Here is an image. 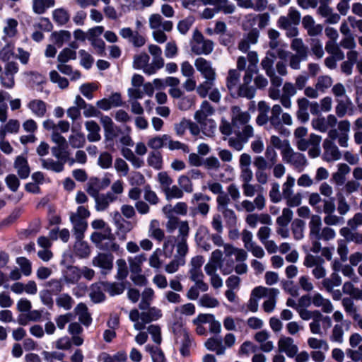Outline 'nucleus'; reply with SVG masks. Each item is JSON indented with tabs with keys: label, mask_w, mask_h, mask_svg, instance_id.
Wrapping results in <instances>:
<instances>
[{
	"label": "nucleus",
	"mask_w": 362,
	"mask_h": 362,
	"mask_svg": "<svg viewBox=\"0 0 362 362\" xmlns=\"http://www.w3.org/2000/svg\"><path fill=\"white\" fill-rule=\"evenodd\" d=\"M241 76L240 72L235 69L228 71L226 79V85L230 93H233L237 88Z\"/></svg>",
	"instance_id": "obj_33"
},
{
	"label": "nucleus",
	"mask_w": 362,
	"mask_h": 362,
	"mask_svg": "<svg viewBox=\"0 0 362 362\" xmlns=\"http://www.w3.org/2000/svg\"><path fill=\"white\" fill-rule=\"evenodd\" d=\"M105 283L99 282L93 284L90 287V297L95 303H100L105 299Z\"/></svg>",
	"instance_id": "obj_35"
},
{
	"label": "nucleus",
	"mask_w": 362,
	"mask_h": 362,
	"mask_svg": "<svg viewBox=\"0 0 362 362\" xmlns=\"http://www.w3.org/2000/svg\"><path fill=\"white\" fill-rule=\"evenodd\" d=\"M214 112V108L206 100L202 103L200 109L194 113V119L202 126V128L209 124L211 128H215L216 124L212 119H208V117L212 115Z\"/></svg>",
	"instance_id": "obj_10"
},
{
	"label": "nucleus",
	"mask_w": 362,
	"mask_h": 362,
	"mask_svg": "<svg viewBox=\"0 0 362 362\" xmlns=\"http://www.w3.org/2000/svg\"><path fill=\"white\" fill-rule=\"evenodd\" d=\"M148 24L151 30L163 29L166 32H169L173 29V23L170 21H165L158 13L150 15L148 18Z\"/></svg>",
	"instance_id": "obj_18"
},
{
	"label": "nucleus",
	"mask_w": 362,
	"mask_h": 362,
	"mask_svg": "<svg viewBox=\"0 0 362 362\" xmlns=\"http://www.w3.org/2000/svg\"><path fill=\"white\" fill-rule=\"evenodd\" d=\"M247 60L249 62V66L245 69V73H250L257 74L259 72L257 68V64L259 62L258 54L255 51H250L247 55Z\"/></svg>",
	"instance_id": "obj_46"
},
{
	"label": "nucleus",
	"mask_w": 362,
	"mask_h": 362,
	"mask_svg": "<svg viewBox=\"0 0 362 362\" xmlns=\"http://www.w3.org/2000/svg\"><path fill=\"white\" fill-rule=\"evenodd\" d=\"M245 222L252 228H255L259 223L268 226L272 224V218L267 214H248L245 217Z\"/></svg>",
	"instance_id": "obj_19"
},
{
	"label": "nucleus",
	"mask_w": 362,
	"mask_h": 362,
	"mask_svg": "<svg viewBox=\"0 0 362 362\" xmlns=\"http://www.w3.org/2000/svg\"><path fill=\"white\" fill-rule=\"evenodd\" d=\"M194 66L205 79L197 86V93L201 98H205L214 85L216 79V69L210 61L203 57H198L195 59Z\"/></svg>",
	"instance_id": "obj_1"
},
{
	"label": "nucleus",
	"mask_w": 362,
	"mask_h": 362,
	"mask_svg": "<svg viewBox=\"0 0 362 362\" xmlns=\"http://www.w3.org/2000/svg\"><path fill=\"white\" fill-rule=\"evenodd\" d=\"M85 127L88 132L87 139L90 142H97L101 139L100 134V127L99 124L93 121L88 120L85 122Z\"/></svg>",
	"instance_id": "obj_25"
},
{
	"label": "nucleus",
	"mask_w": 362,
	"mask_h": 362,
	"mask_svg": "<svg viewBox=\"0 0 362 362\" xmlns=\"http://www.w3.org/2000/svg\"><path fill=\"white\" fill-rule=\"evenodd\" d=\"M28 109L37 118H42L47 114V103L40 99H32L27 104Z\"/></svg>",
	"instance_id": "obj_20"
},
{
	"label": "nucleus",
	"mask_w": 362,
	"mask_h": 362,
	"mask_svg": "<svg viewBox=\"0 0 362 362\" xmlns=\"http://www.w3.org/2000/svg\"><path fill=\"white\" fill-rule=\"evenodd\" d=\"M341 305L346 313L351 316L352 319H354L356 315L359 314L358 313L357 307L351 298H344L341 300Z\"/></svg>",
	"instance_id": "obj_54"
},
{
	"label": "nucleus",
	"mask_w": 362,
	"mask_h": 362,
	"mask_svg": "<svg viewBox=\"0 0 362 362\" xmlns=\"http://www.w3.org/2000/svg\"><path fill=\"white\" fill-rule=\"evenodd\" d=\"M146 260L144 254L138 255L134 257H129L128 262L131 273L141 272V264Z\"/></svg>",
	"instance_id": "obj_44"
},
{
	"label": "nucleus",
	"mask_w": 362,
	"mask_h": 362,
	"mask_svg": "<svg viewBox=\"0 0 362 362\" xmlns=\"http://www.w3.org/2000/svg\"><path fill=\"white\" fill-rule=\"evenodd\" d=\"M175 247L176 254L175 257L185 259L188 252V245L187 240L175 239V236H168L164 241L163 250L166 257L173 255Z\"/></svg>",
	"instance_id": "obj_4"
},
{
	"label": "nucleus",
	"mask_w": 362,
	"mask_h": 362,
	"mask_svg": "<svg viewBox=\"0 0 362 362\" xmlns=\"http://www.w3.org/2000/svg\"><path fill=\"white\" fill-rule=\"evenodd\" d=\"M309 236L310 239H316L322 230V220L320 216L314 214L310 216L308 224Z\"/></svg>",
	"instance_id": "obj_31"
},
{
	"label": "nucleus",
	"mask_w": 362,
	"mask_h": 362,
	"mask_svg": "<svg viewBox=\"0 0 362 362\" xmlns=\"http://www.w3.org/2000/svg\"><path fill=\"white\" fill-rule=\"evenodd\" d=\"M100 123L103 125L106 139L112 140L117 136L116 126L112 119L108 116L100 117Z\"/></svg>",
	"instance_id": "obj_28"
},
{
	"label": "nucleus",
	"mask_w": 362,
	"mask_h": 362,
	"mask_svg": "<svg viewBox=\"0 0 362 362\" xmlns=\"http://www.w3.org/2000/svg\"><path fill=\"white\" fill-rule=\"evenodd\" d=\"M141 301L139 308L141 310H147L154 298V291L151 288H146L141 294Z\"/></svg>",
	"instance_id": "obj_41"
},
{
	"label": "nucleus",
	"mask_w": 362,
	"mask_h": 362,
	"mask_svg": "<svg viewBox=\"0 0 362 362\" xmlns=\"http://www.w3.org/2000/svg\"><path fill=\"white\" fill-rule=\"evenodd\" d=\"M278 349L280 352L285 353L289 358L294 357L298 351V347L293 338L281 337L278 341Z\"/></svg>",
	"instance_id": "obj_15"
},
{
	"label": "nucleus",
	"mask_w": 362,
	"mask_h": 362,
	"mask_svg": "<svg viewBox=\"0 0 362 362\" xmlns=\"http://www.w3.org/2000/svg\"><path fill=\"white\" fill-rule=\"evenodd\" d=\"M280 105H274L271 109L269 117L270 125L279 134L288 135L289 132L284 128V125L292 126L293 124L291 115L288 112H282Z\"/></svg>",
	"instance_id": "obj_3"
},
{
	"label": "nucleus",
	"mask_w": 362,
	"mask_h": 362,
	"mask_svg": "<svg viewBox=\"0 0 362 362\" xmlns=\"http://www.w3.org/2000/svg\"><path fill=\"white\" fill-rule=\"evenodd\" d=\"M344 329L341 324H336L332 330L330 340L333 342L342 344L344 341Z\"/></svg>",
	"instance_id": "obj_60"
},
{
	"label": "nucleus",
	"mask_w": 362,
	"mask_h": 362,
	"mask_svg": "<svg viewBox=\"0 0 362 362\" xmlns=\"http://www.w3.org/2000/svg\"><path fill=\"white\" fill-rule=\"evenodd\" d=\"M205 346L208 350L215 351L218 355L225 353V347L222 344V341L218 338L209 339L205 342Z\"/></svg>",
	"instance_id": "obj_47"
},
{
	"label": "nucleus",
	"mask_w": 362,
	"mask_h": 362,
	"mask_svg": "<svg viewBox=\"0 0 362 362\" xmlns=\"http://www.w3.org/2000/svg\"><path fill=\"white\" fill-rule=\"evenodd\" d=\"M308 345L312 349H322L325 352L329 349V344L326 340L317 339L315 337H310L308 339Z\"/></svg>",
	"instance_id": "obj_56"
},
{
	"label": "nucleus",
	"mask_w": 362,
	"mask_h": 362,
	"mask_svg": "<svg viewBox=\"0 0 362 362\" xmlns=\"http://www.w3.org/2000/svg\"><path fill=\"white\" fill-rule=\"evenodd\" d=\"M55 4L54 0H33V9L37 14H42Z\"/></svg>",
	"instance_id": "obj_48"
},
{
	"label": "nucleus",
	"mask_w": 362,
	"mask_h": 362,
	"mask_svg": "<svg viewBox=\"0 0 362 362\" xmlns=\"http://www.w3.org/2000/svg\"><path fill=\"white\" fill-rule=\"evenodd\" d=\"M105 291L110 293V296L119 295L123 293L124 285L123 283H109L104 282Z\"/></svg>",
	"instance_id": "obj_58"
},
{
	"label": "nucleus",
	"mask_w": 362,
	"mask_h": 362,
	"mask_svg": "<svg viewBox=\"0 0 362 362\" xmlns=\"http://www.w3.org/2000/svg\"><path fill=\"white\" fill-rule=\"evenodd\" d=\"M252 157L247 153H243L239 158L240 180L243 183L251 182L253 179V172L251 168Z\"/></svg>",
	"instance_id": "obj_11"
},
{
	"label": "nucleus",
	"mask_w": 362,
	"mask_h": 362,
	"mask_svg": "<svg viewBox=\"0 0 362 362\" xmlns=\"http://www.w3.org/2000/svg\"><path fill=\"white\" fill-rule=\"evenodd\" d=\"M18 21L14 18L6 19L3 29L4 37H13L16 36L18 33Z\"/></svg>",
	"instance_id": "obj_52"
},
{
	"label": "nucleus",
	"mask_w": 362,
	"mask_h": 362,
	"mask_svg": "<svg viewBox=\"0 0 362 362\" xmlns=\"http://www.w3.org/2000/svg\"><path fill=\"white\" fill-rule=\"evenodd\" d=\"M117 199V195H115L110 192L105 194H101L94 197L95 202V209L98 211H103L106 210L110 204Z\"/></svg>",
	"instance_id": "obj_22"
},
{
	"label": "nucleus",
	"mask_w": 362,
	"mask_h": 362,
	"mask_svg": "<svg viewBox=\"0 0 362 362\" xmlns=\"http://www.w3.org/2000/svg\"><path fill=\"white\" fill-rule=\"evenodd\" d=\"M162 310L156 307H150L139 313L138 309H132L129 312V317L134 323V328L137 331L143 330L146 325L152 321H156L161 318Z\"/></svg>",
	"instance_id": "obj_2"
},
{
	"label": "nucleus",
	"mask_w": 362,
	"mask_h": 362,
	"mask_svg": "<svg viewBox=\"0 0 362 362\" xmlns=\"http://www.w3.org/2000/svg\"><path fill=\"white\" fill-rule=\"evenodd\" d=\"M269 197L273 203H279L281 201L283 196L280 192V185L278 182H274L271 184Z\"/></svg>",
	"instance_id": "obj_62"
},
{
	"label": "nucleus",
	"mask_w": 362,
	"mask_h": 362,
	"mask_svg": "<svg viewBox=\"0 0 362 362\" xmlns=\"http://www.w3.org/2000/svg\"><path fill=\"white\" fill-rule=\"evenodd\" d=\"M321 141V136L315 134H310L308 139L304 138L299 141H296V144L298 150L305 151L313 145L320 144Z\"/></svg>",
	"instance_id": "obj_29"
},
{
	"label": "nucleus",
	"mask_w": 362,
	"mask_h": 362,
	"mask_svg": "<svg viewBox=\"0 0 362 362\" xmlns=\"http://www.w3.org/2000/svg\"><path fill=\"white\" fill-rule=\"evenodd\" d=\"M253 74L244 72L243 83L235 89V94L238 97L246 98L252 99L255 97L256 88L251 85L254 77Z\"/></svg>",
	"instance_id": "obj_12"
},
{
	"label": "nucleus",
	"mask_w": 362,
	"mask_h": 362,
	"mask_svg": "<svg viewBox=\"0 0 362 362\" xmlns=\"http://www.w3.org/2000/svg\"><path fill=\"white\" fill-rule=\"evenodd\" d=\"M14 167L21 178L25 179L30 175V168L25 158L18 156L14 163Z\"/></svg>",
	"instance_id": "obj_32"
},
{
	"label": "nucleus",
	"mask_w": 362,
	"mask_h": 362,
	"mask_svg": "<svg viewBox=\"0 0 362 362\" xmlns=\"http://www.w3.org/2000/svg\"><path fill=\"white\" fill-rule=\"evenodd\" d=\"M73 252L75 256L81 259L88 258L91 252L88 243L83 238H76L74 245Z\"/></svg>",
	"instance_id": "obj_24"
},
{
	"label": "nucleus",
	"mask_w": 362,
	"mask_h": 362,
	"mask_svg": "<svg viewBox=\"0 0 362 362\" xmlns=\"http://www.w3.org/2000/svg\"><path fill=\"white\" fill-rule=\"evenodd\" d=\"M113 255L107 253H98L92 259V265L98 267L101 270V273L107 274L113 267Z\"/></svg>",
	"instance_id": "obj_14"
},
{
	"label": "nucleus",
	"mask_w": 362,
	"mask_h": 362,
	"mask_svg": "<svg viewBox=\"0 0 362 362\" xmlns=\"http://www.w3.org/2000/svg\"><path fill=\"white\" fill-rule=\"evenodd\" d=\"M204 5H212L216 8L217 11H221L225 15L234 13L236 6L229 0H200Z\"/></svg>",
	"instance_id": "obj_16"
},
{
	"label": "nucleus",
	"mask_w": 362,
	"mask_h": 362,
	"mask_svg": "<svg viewBox=\"0 0 362 362\" xmlns=\"http://www.w3.org/2000/svg\"><path fill=\"white\" fill-rule=\"evenodd\" d=\"M302 23L310 36H316L322 31V26L320 24H316L310 16H304Z\"/></svg>",
	"instance_id": "obj_27"
},
{
	"label": "nucleus",
	"mask_w": 362,
	"mask_h": 362,
	"mask_svg": "<svg viewBox=\"0 0 362 362\" xmlns=\"http://www.w3.org/2000/svg\"><path fill=\"white\" fill-rule=\"evenodd\" d=\"M322 284L327 292H332L334 287L341 284V279L337 273L334 272L329 278L325 279Z\"/></svg>",
	"instance_id": "obj_42"
},
{
	"label": "nucleus",
	"mask_w": 362,
	"mask_h": 362,
	"mask_svg": "<svg viewBox=\"0 0 362 362\" xmlns=\"http://www.w3.org/2000/svg\"><path fill=\"white\" fill-rule=\"evenodd\" d=\"M20 129V122L17 119H11L0 129V138L4 139L6 134H16Z\"/></svg>",
	"instance_id": "obj_36"
},
{
	"label": "nucleus",
	"mask_w": 362,
	"mask_h": 362,
	"mask_svg": "<svg viewBox=\"0 0 362 362\" xmlns=\"http://www.w3.org/2000/svg\"><path fill=\"white\" fill-rule=\"evenodd\" d=\"M279 294V291L275 288H267L262 286H257L252 289V295L257 298L266 297L263 305V309L266 313H272L276 307V298Z\"/></svg>",
	"instance_id": "obj_5"
},
{
	"label": "nucleus",
	"mask_w": 362,
	"mask_h": 362,
	"mask_svg": "<svg viewBox=\"0 0 362 362\" xmlns=\"http://www.w3.org/2000/svg\"><path fill=\"white\" fill-rule=\"evenodd\" d=\"M269 334L266 330L257 332L254 339L260 344V349L264 352H270L274 349V344L269 340Z\"/></svg>",
	"instance_id": "obj_26"
},
{
	"label": "nucleus",
	"mask_w": 362,
	"mask_h": 362,
	"mask_svg": "<svg viewBox=\"0 0 362 362\" xmlns=\"http://www.w3.org/2000/svg\"><path fill=\"white\" fill-rule=\"evenodd\" d=\"M165 199L171 200L173 199H181L184 196V192L177 185H170L164 192Z\"/></svg>",
	"instance_id": "obj_59"
},
{
	"label": "nucleus",
	"mask_w": 362,
	"mask_h": 362,
	"mask_svg": "<svg viewBox=\"0 0 362 362\" xmlns=\"http://www.w3.org/2000/svg\"><path fill=\"white\" fill-rule=\"evenodd\" d=\"M158 182L163 193L170 187L173 184V180L166 172H160L157 175Z\"/></svg>",
	"instance_id": "obj_63"
},
{
	"label": "nucleus",
	"mask_w": 362,
	"mask_h": 362,
	"mask_svg": "<svg viewBox=\"0 0 362 362\" xmlns=\"http://www.w3.org/2000/svg\"><path fill=\"white\" fill-rule=\"evenodd\" d=\"M117 274L116 279L118 280H124L129 274L126 261L124 259H118L116 261Z\"/></svg>",
	"instance_id": "obj_61"
},
{
	"label": "nucleus",
	"mask_w": 362,
	"mask_h": 362,
	"mask_svg": "<svg viewBox=\"0 0 362 362\" xmlns=\"http://www.w3.org/2000/svg\"><path fill=\"white\" fill-rule=\"evenodd\" d=\"M291 48L298 54H300V57L304 59L308 57V47L305 45L303 40L301 38H294L291 42Z\"/></svg>",
	"instance_id": "obj_39"
},
{
	"label": "nucleus",
	"mask_w": 362,
	"mask_h": 362,
	"mask_svg": "<svg viewBox=\"0 0 362 362\" xmlns=\"http://www.w3.org/2000/svg\"><path fill=\"white\" fill-rule=\"evenodd\" d=\"M74 311L76 314L78 316V320L85 326H88L91 322L92 319L90 314L88 312L87 306L83 303H79L75 308Z\"/></svg>",
	"instance_id": "obj_40"
},
{
	"label": "nucleus",
	"mask_w": 362,
	"mask_h": 362,
	"mask_svg": "<svg viewBox=\"0 0 362 362\" xmlns=\"http://www.w3.org/2000/svg\"><path fill=\"white\" fill-rule=\"evenodd\" d=\"M214 43L212 40L205 39L203 35L195 30L193 33V37L191 41V50L197 55H208L214 49Z\"/></svg>",
	"instance_id": "obj_6"
},
{
	"label": "nucleus",
	"mask_w": 362,
	"mask_h": 362,
	"mask_svg": "<svg viewBox=\"0 0 362 362\" xmlns=\"http://www.w3.org/2000/svg\"><path fill=\"white\" fill-rule=\"evenodd\" d=\"M312 303L316 308H320L325 313L329 314L334 310V305L331 300L325 298L321 293H315L312 296Z\"/></svg>",
	"instance_id": "obj_21"
},
{
	"label": "nucleus",
	"mask_w": 362,
	"mask_h": 362,
	"mask_svg": "<svg viewBox=\"0 0 362 362\" xmlns=\"http://www.w3.org/2000/svg\"><path fill=\"white\" fill-rule=\"evenodd\" d=\"M112 232L110 227H107L103 232H94L90 236V240L95 244L97 247L102 245L105 240L112 238Z\"/></svg>",
	"instance_id": "obj_43"
},
{
	"label": "nucleus",
	"mask_w": 362,
	"mask_h": 362,
	"mask_svg": "<svg viewBox=\"0 0 362 362\" xmlns=\"http://www.w3.org/2000/svg\"><path fill=\"white\" fill-rule=\"evenodd\" d=\"M168 140V134H163L162 136H156L148 140V146L153 150H158L166 146Z\"/></svg>",
	"instance_id": "obj_49"
},
{
	"label": "nucleus",
	"mask_w": 362,
	"mask_h": 362,
	"mask_svg": "<svg viewBox=\"0 0 362 362\" xmlns=\"http://www.w3.org/2000/svg\"><path fill=\"white\" fill-rule=\"evenodd\" d=\"M69 136V143L74 148H80L84 146L86 144V138L81 132H74Z\"/></svg>",
	"instance_id": "obj_51"
},
{
	"label": "nucleus",
	"mask_w": 362,
	"mask_h": 362,
	"mask_svg": "<svg viewBox=\"0 0 362 362\" xmlns=\"http://www.w3.org/2000/svg\"><path fill=\"white\" fill-rule=\"evenodd\" d=\"M251 119L250 114L243 110L239 106L231 107V124L233 127L243 126L249 123Z\"/></svg>",
	"instance_id": "obj_17"
},
{
	"label": "nucleus",
	"mask_w": 362,
	"mask_h": 362,
	"mask_svg": "<svg viewBox=\"0 0 362 362\" xmlns=\"http://www.w3.org/2000/svg\"><path fill=\"white\" fill-rule=\"evenodd\" d=\"M98 88V86L95 83H86L82 84L79 87V90L81 94L86 98L88 100H92L93 98V93Z\"/></svg>",
	"instance_id": "obj_57"
},
{
	"label": "nucleus",
	"mask_w": 362,
	"mask_h": 362,
	"mask_svg": "<svg viewBox=\"0 0 362 362\" xmlns=\"http://www.w3.org/2000/svg\"><path fill=\"white\" fill-rule=\"evenodd\" d=\"M317 13L325 18V22L329 24H337L340 21V16L334 12L330 6L325 8H318Z\"/></svg>",
	"instance_id": "obj_34"
},
{
	"label": "nucleus",
	"mask_w": 362,
	"mask_h": 362,
	"mask_svg": "<svg viewBox=\"0 0 362 362\" xmlns=\"http://www.w3.org/2000/svg\"><path fill=\"white\" fill-rule=\"evenodd\" d=\"M146 161L148 166L154 168L155 170H160L163 168L162 154L158 151L150 152L148 155Z\"/></svg>",
	"instance_id": "obj_45"
},
{
	"label": "nucleus",
	"mask_w": 362,
	"mask_h": 362,
	"mask_svg": "<svg viewBox=\"0 0 362 362\" xmlns=\"http://www.w3.org/2000/svg\"><path fill=\"white\" fill-rule=\"evenodd\" d=\"M145 349L150 354L153 362H166L164 353L160 348L148 344Z\"/></svg>",
	"instance_id": "obj_53"
},
{
	"label": "nucleus",
	"mask_w": 362,
	"mask_h": 362,
	"mask_svg": "<svg viewBox=\"0 0 362 362\" xmlns=\"http://www.w3.org/2000/svg\"><path fill=\"white\" fill-rule=\"evenodd\" d=\"M266 206V199L263 194L259 193L254 199L253 201L249 199L243 200L239 204H235V209L240 211H245L250 214L255 209L262 211Z\"/></svg>",
	"instance_id": "obj_8"
},
{
	"label": "nucleus",
	"mask_w": 362,
	"mask_h": 362,
	"mask_svg": "<svg viewBox=\"0 0 362 362\" xmlns=\"http://www.w3.org/2000/svg\"><path fill=\"white\" fill-rule=\"evenodd\" d=\"M281 154L285 163L293 165L299 171L303 170L307 165L308 162L305 156L301 153L295 151L291 145L287 146Z\"/></svg>",
	"instance_id": "obj_7"
},
{
	"label": "nucleus",
	"mask_w": 362,
	"mask_h": 362,
	"mask_svg": "<svg viewBox=\"0 0 362 362\" xmlns=\"http://www.w3.org/2000/svg\"><path fill=\"white\" fill-rule=\"evenodd\" d=\"M148 233L149 237L158 242H161L164 240L165 232L160 228V222L157 219H152L150 221Z\"/></svg>",
	"instance_id": "obj_30"
},
{
	"label": "nucleus",
	"mask_w": 362,
	"mask_h": 362,
	"mask_svg": "<svg viewBox=\"0 0 362 362\" xmlns=\"http://www.w3.org/2000/svg\"><path fill=\"white\" fill-rule=\"evenodd\" d=\"M199 305L207 308H214L219 305V302L216 298L204 294L199 298Z\"/></svg>",
	"instance_id": "obj_64"
},
{
	"label": "nucleus",
	"mask_w": 362,
	"mask_h": 362,
	"mask_svg": "<svg viewBox=\"0 0 362 362\" xmlns=\"http://www.w3.org/2000/svg\"><path fill=\"white\" fill-rule=\"evenodd\" d=\"M81 269L74 266L67 267L64 274V278L66 282L75 284L81 279Z\"/></svg>",
	"instance_id": "obj_50"
},
{
	"label": "nucleus",
	"mask_w": 362,
	"mask_h": 362,
	"mask_svg": "<svg viewBox=\"0 0 362 362\" xmlns=\"http://www.w3.org/2000/svg\"><path fill=\"white\" fill-rule=\"evenodd\" d=\"M18 71V64L15 62H8L4 66V71L0 72V83L2 87L11 89L15 86V74Z\"/></svg>",
	"instance_id": "obj_9"
},
{
	"label": "nucleus",
	"mask_w": 362,
	"mask_h": 362,
	"mask_svg": "<svg viewBox=\"0 0 362 362\" xmlns=\"http://www.w3.org/2000/svg\"><path fill=\"white\" fill-rule=\"evenodd\" d=\"M323 153L322 158L327 163L337 161L341 158V153L335 142L331 139H325L322 143Z\"/></svg>",
	"instance_id": "obj_13"
},
{
	"label": "nucleus",
	"mask_w": 362,
	"mask_h": 362,
	"mask_svg": "<svg viewBox=\"0 0 362 362\" xmlns=\"http://www.w3.org/2000/svg\"><path fill=\"white\" fill-rule=\"evenodd\" d=\"M40 161L42 168L47 170L60 173L64 170V161L58 160H54L52 158H42Z\"/></svg>",
	"instance_id": "obj_37"
},
{
	"label": "nucleus",
	"mask_w": 362,
	"mask_h": 362,
	"mask_svg": "<svg viewBox=\"0 0 362 362\" xmlns=\"http://www.w3.org/2000/svg\"><path fill=\"white\" fill-rule=\"evenodd\" d=\"M327 324V328H329L332 325V320L330 317L323 315L321 313L320 316L315 317L313 321L309 324L310 332L313 334L322 335V331L320 325V322Z\"/></svg>",
	"instance_id": "obj_23"
},
{
	"label": "nucleus",
	"mask_w": 362,
	"mask_h": 362,
	"mask_svg": "<svg viewBox=\"0 0 362 362\" xmlns=\"http://www.w3.org/2000/svg\"><path fill=\"white\" fill-rule=\"evenodd\" d=\"M333 83L332 78L327 75L320 76L317 78L315 87L320 93H325Z\"/></svg>",
	"instance_id": "obj_55"
},
{
	"label": "nucleus",
	"mask_w": 362,
	"mask_h": 362,
	"mask_svg": "<svg viewBox=\"0 0 362 362\" xmlns=\"http://www.w3.org/2000/svg\"><path fill=\"white\" fill-rule=\"evenodd\" d=\"M70 219L74 225V235L76 238H83V233L86 230L87 223L85 221L78 218L76 215H71Z\"/></svg>",
	"instance_id": "obj_38"
}]
</instances>
